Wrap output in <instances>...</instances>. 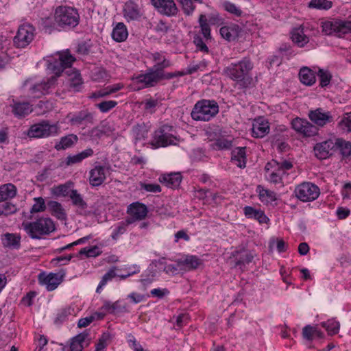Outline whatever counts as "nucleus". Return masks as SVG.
<instances>
[{
	"label": "nucleus",
	"instance_id": "obj_8",
	"mask_svg": "<svg viewBox=\"0 0 351 351\" xmlns=\"http://www.w3.org/2000/svg\"><path fill=\"white\" fill-rule=\"evenodd\" d=\"M58 58L54 59L48 64V69L54 73L52 77H58L62 73L65 74V71L69 70L75 58L69 52H62L58 54Z\"/></svg>",
	"mask_w": 351,
	"mask_h": 351
},
{
	"label": "nucleus",
	"instance_id": "obj_13",
	"mask_svg": "<svg viewBox=\"0 0 351 351\" xmlns=\"http://www.w3.org/2000/svg\"><path fill=\"white\" fill-rule=\"evenodd\" d=\"M153 6L161 14L173 16L178 13V8L173 0H150Z\"/></svg>",
	"mask_w": 351,
	"mask_h": 351
},
{
	"label": "nucleus",
	"instance_id": "obj_31",
	"mask_svg": "<svg viewBox=\"0 0 351 351\" xmlns=\"http://www.w3.org/2000/svg\"><path fill=\"white\" fill-rule=\"evenodd\" d=\"M65 75L69 77L70 87L73 88L75 91H79L83 84L82 79L79 71L71 67L69 70L65 71Z\"/></svg>",
	"mask_w": 351,
	"mask_h": 351
},
{
	"label": "nucleus",
	"instance_id": "obj_46",
	"mask_svg": "<svg viewBox=\"0 0 351 351\" xmlns=\"http://www.w3.org/2000/svg\"><path fill=\"white\" fill-rule=\"evenodd\" d=\"M148 130L144 123H138L132 128V134L136 141H141L147 138Z\"/></svg>",
	"mask_w": 351,
	"mask_h": 351
},
{
	"label": "nucleus",
	"instance_id": "obj_33",
	"mask_svg": "<svg viewBox=\"0 0 351 351\" xmlns=\"http://www.w3.org/2000/svg\"><path fill=\"white\" fill-rule=\"evenodd\" d=\"M69 197L72 201V204L80 210L79 213L80 215H85L88 204L84 200L82 195L79 193L77 190L72 189L70 191Z\"/></svg>",
	"mask_w": 351,
	"mask_h": 351
},
{
	"label": "nucleus",
	"instance_id": "obj_18",
	"mask_svg": "<svg viewBox=\"0 0 351 351\" xmlns=\"http://www.w3.org/2000/svg\"><path fill=\"white\" fill-rule=\"evenodd\" d=\"M308 117L311 121L321 127H323L333 121V117L330 112H325L320 108H317L315 110H311L308 113Z\"/></svg>",
	"mask_w": 351,
	"mask_h": 351
},
{
	"label": "nucleus",
	"instance_id": "obj_52",
	"mask_svg": "<svg viewBox=\"0 0 351 351\" xmlns=\"http://www.w3.org/2000/svg\"><path fill=\"white\" fill-rule=\"evenodd\" d=\"M322 325L326 328L330 335H333L339 332L340 325L338 322L330 319L326 322H323Z\"/></svg>",
	"mask_w": 351,
	"mask_h": 351
},
{
	"label": "nucleus",
	"instance_id": "obj_63",
	"mask_svg": "<svg viewBox=\"0 0 351 351\" xmlns=\"http://www.w3.org/2000/svg\"><path fill=\"white\" fill-rule=\"evenodd\" d=\"M141 189H144L147 192L151 193H160L161 191V187L159 184H146V183H141Z\"/></svg>",
	"mask_w": 351,
	"mask_h": 351
},
{
	"label": "nucleus",
	"instance_id": "obj_54",
	"mask_svg": "<svg viewBox=\"0 0 351 351\" xmlns=\"http://www.w3.org/2000/svg\"><path fill=\"white\" fill-rule=\"evenodd\" d=\"M115 269H116V267H113L107 273H106L103 276V277L96 289L97 293H100V289H102V287L104 286H105L108 281L111 280L114 277H115L117 276V274L115 273Z\"/></svg>",
	"mask_w": 351,
	"mask_h": 351
},
{
	"label": "nucleus",
	"instance_id": "obj_36",
	"mask_svg": "<svg viewBox=\"0 0 351 351\" xmlns=\"http://www.w3.org/2000/svg\"><path fill=\"white\" fill-rule=\"evenodd\" d=\"M207 138L212 143L210 146L215 150L219 149V128L218 126L208 127L206 132Z\"/></svg>",
	"mask_w": 351,
	"mask_h": 351
},
{
	"label": "nucleus",
	"instance_id": "obj_59",
	"mask_svg": "<svg viewBox=\"0 0 351 351\" xmlns=\"http://www.w3.org/2000/svg\"><path fill=\"white\" fill-rule=\"evenodd\" d=\"M317 75L319 77V85L322 87H325L329 84L332 77L329 72L319 69Z\"/></svg>",
	"mask_w": 351,
	"mask_h": 351
},
{
	"label": "nucleus",
	"instance_id": "obj_17",
	"mask_svg": "<svg viewBox=\"0 0 351 351\" xmlns=\"http://www.w3.org/2000/svg\"><path fill=\"white\" fill-rule=\"evenodd\" d=\"M64 275L50 273L47 275L44 273L38 276V281L41 285H45L49 291H53L62 282Z\"/></svg>",
	"mask_w": 351,
	"mask_h": 351
},
{
	"label": "nucleus",
	"instance_id": "obj_57",
	"mask_svg": "<svg viewBox=\"0 0 351 351\" xmlns=\"http://www.w3.org/2000/svg\"><path fill=\"white\" fill-rule=\"evenodd\" d=\"M163 271L167 274L173 276L178 274L182 270V265H180L179 259L176 261V264L165 265Z\"/></svg>",
	"mask_w": 351,
	"mask_h": 351
},
{
	"label": "nucleus",
	"instance_id": "obj_48",
	"mask_svg": "<svg viewBox=\"0 0 351 351\" xmlns=\"http://www.w3.org/2000/svg\"><path fill=\"white\" fill-rule=\"evenodd\" d=\"M171 65V62L169 60L163 58L162 61L157 62L154 64L152 69L156 73L157 76H162V73H165L164 69L169 67Z\"/></svg>",
	"mask_w": 351,
	"mask_h": 351
},
{
	"label": "nucleus",
	"instance_id": "obj_19",
	"mask_svg": "<svg viewBox=\"0 0 351 351\" xmlns=\"http://www.w3.org/2000/svg\"><path fill=\"white\" fill-rule=\"evenodd\" d=\"M232 255L234 266L239 267L241 269H243L245 265L251 263L254 258V254L245 249L236 250L232 253Z\"/></svg>",
	"mask_w": 351,
	"mask_h": 351
},
{
	"label": "nucleus",
	"instance_id": "obj_38",
	"mask_svg": "<svg viewBox=\"0 0 351 351\" xmlns=\"http://www.w3.org/2000/svg\"><path fill=\"white\" fill-rule=\"evenodd\" d=\"M128 29L123 23H118L112 29V38L116 42L120 43L124 41L128 38Z\"/></svg>",
	"mask_w": 351,
	"mask_h": 351
},
{
	"label": "nucleus",
	"instance_id": "obj_24",
	"mask_svg": "<svg viewBox=\"0 0 351 351\" xmlns=\"http://www.w3.org/2000/svg\"><path fill=\"white\" fill-rule=\"evenodd\" d=\"M217 20V18L214 16L207 18L204 14L199 16V23L201 27V32L206 40L211 39L210 25H215Z\"/></svg>",
	"mask_w": 351,
	"mask_h": 351
},
{
	"label": "nucleus",
	"instance_id": "obj_32",
	"mask_svg": "<svg viewBox=\"0 0 351 351\" xmlns=\"http://www.w3.org/2000/svg\"><path fill=\"white\" fill-rule=\"evenodd\" d=\"M245 147H238L231 152V160L237 162L236 165L239 168H245L246 166Z\"/></svg>",
	"mask_w": 351,
	"mask_h": 351
},
{
	"label": "nucleus",
	"instance_id": "obj_47",
	"mask_svg": "<svg viewBox=\"0 0 351 351\" xmlns=\"http://www.w3.org/2000/svg\"><path fill=\"white\" fill-rule=\"evenodd\" d=\"M338 127L340 130L346 132H351V111L344 113L341 119L338 123Z\"/></svg>",
	"mask_w": 351,
	"mask_h": 351
},
{
	"label": "nucleus",
	"instance_id": "obj_42",
	"mask_svg": "<svg viewBox=\"0 0 351 351\" xmlns=\"http://www.w3.org/2000/svg\"><path fill=\"white\" fill-rule=\"evenodd\" d=\"M16 195V188L12 184H6L0 186V202L13 198Z\"/></svg>",
	"mask_w": 351,
	"mask_h": 351
},
{
	"label": "nucleus",
	"instance_id": "obj_14",
	"mask_svg": "<svg viewBox=\"0 0 351 351\" xmlns=\"http://www.w3.org/2000/svg\"><path fill=\"white\" fill-rule=\"evenodd\" d=\"M335 151H336L335 141L331 139L317 143L314 147L315 155L319 160L329 158Z\"/></svg>",
	"mask_w": 351,
	"mask_h": 351
},
{
	"label": "nucleus",
	"instance_id": "obj_26",
	"mask_svg": "<svg viewBox=\"0 0 351 351\" xmlns=\"http://www.w3.org/2000/svg\"><path fill=\"white\" fill-rule=\"evenodd\" d=\"M182 180V177L180 173H171L164 174L159 178L160 183L171 189L178 188Z\"/></svg>",
	"mask_w": 351,
	"mask_h": 351
},
{
	"label": "nucleus",
	"instance_id": "obj_55",
	"mask_svg": "<svg viewBox=\"0 0 351 351\" xmlns=\"http://www.w3.org/2000/svg\"><path fill=\"white\" fill-rule=\"evenodd\" d=\"M223 7L226 11L237 17H239L242 15V10L233 3L224 1Z\"/></svg>",
	"mask_w": 351,
	"mask_h": 351
},
{
	"label": "nucleus",
	"instance_id": "obj_25",
	"mask_svg": "<svg viewBox=\"0 0 351 351\" xmlns=\"http://www.w3.org/2000/svg\"><path fill=\"white\" fill-rule=\"evenodd\" d=\"M106 180L105 167L95 166L90 171L89 182L93 186H98L102 184Z\"/></svg>",
	"mask_w": 351,
	"mask_h": 351
},
{
	"label": "nucleus",
	"instance_id": "obj_30",
	"mask_svg": "<svg viewBox=\"0 0 351 351\" xmlns=\"http://www.w3.org/2000/svg\"><path fill=\"white\" fill-rule=\"evenodd\" d=\"M94 152L92 148H87L85 150L75 155H69L65 159V165L71 166L81 162L84 159L92 156Z\"/></svg>",
	"mask_w": 351,
	"mask_h": 351
},
{
	"label": "nucleus",
	"instance_id": "obj_40",
	"mask_svg": "<svg viewBox=\"0 0 351 351\" xmlns=\"http://www.w3.org/2000/svg\"><path fill=\"white\" fill-rule=\"evenodd\" d=\"M256 191L258 193L260 200L263 203H271L277 199L274 191L266 189L261 185H258Z\"/></svg>",
	"mask_w": 351,
	"mask_h": 351
},
{
	"label": "nucleus",
	"instance_id": "obj_22",
	"mask_svg": "<svg viewBox=\"0 0 351 351\" xmlns=\"http://www.w3.org/2000/svg\"><path fill=\"white\" fill-rule=\"evenodd\" d=\"M269 122L263 117H258L254 119L252 124V136L254 138H263L269 133Z\"/></svg>",
	"mask_w": 351,
	"mask_h": 351
},
{
	"label": "nucleus",
	"instance_id": "obj_49",
	"mask_svg": "<svg viewBox=\"0 0 351 351\" xmlns=\"http://www.w3.org/2000/svg\"><path fill=\"white\" fill-rule=\"evenodd\" d=\"M71 185V182H67L64 184H60L58 186H54L52 189L53 193L56 196H69L70 194V187Z\"/></svg>",
	"mask_w": 351,
	"mask_h": 351
},
{
	"label": "nucleus",
	"instance_id": "obj_50",
	"mask_svg": "<svg viewBox=\"0 0 351 351\" xmlns=\"http://www.w3.org/2000/svg\"><path fill=\"white\" fill-rule=\"evenodd\" d=\"M132 223H133V221L132 219H128L127 218L125 221L119 223V226L114 230L112 238L117 239L120 234H123L126 231L127 226Z\"/></svg>",
	"mask_w": 351,
	"mask_h": 351
},
{
	"label": "nucleus",
	"instance_id": "obj_1",
	"mask_svg": "<svg viewBox=\"0 0 351 351\" xmlns=\"http://www.w3.org/2000/svg\"><path fill=\"white\" fill-rule=\"evenodd\" d=\"M253 67L254 64L250 58L245 57L237 63H232L226 67L223 73L241 86L245 87L250 84V72Z\"/></svg>",
	"mask_w": 351,
	"mask_h": 351
},
{
	"label": "nucleus",
	"instance_id": "obj_27",
	"mask_svg": "<svg viewBox=\"0 0 351 351\" xmlns=\"http://www.w3.org/2000/svg\"><path fill=\"white\" fill-rule=\"evenodd\" d=\"M243 210L247 218L257 220L260 223H267L269 220L264 211L261 209H256L252 206H247L244 207Z\"/></svg>",
	"mask_w": 351,
	"mask_h": 351
},
{
	"label": "nucleus",
	"instance_id": "obj_28",
	"mask_svg": "<svg viewBox=\"0 0 351 351\" xmlns=\"http://www.w3.org/2000/svg\"><path fill=\"white\" fill-rule=\"evenodd\" d=\"M78 141L76 134H69L60 138L59 142L56 143L54 148L57 151L65 150L73 147Z\"/></svg>",
	"mask_w": 351,
	"mask_h": 351
},
{
	"label": "nucleus",
	"instance_id": "obj_5",
	"mask_svg": "<svg viewBox=\"0 0 351 351\" xmlns=\"http://www.w3.org/2000/svg\"><path fill=\"white\" fill-rule=\"evenodd\" d=\"M60 126L58 123L51 124L49 121L43 120L32 125L26 132L29 138H47L56 136L59 134Z\"/></svg>",
	"mask_w": 351,
	"mask_h": 351
},
{
	"label": "nucleus",
	"instance_id": "obj_2",
	"mask_svg": "<svg viewBox=\"0 0 351 351\" xmlns=\"http://www.w3.org/2000/svg\"><path fill=\"white\" fill-rule=\"evenodd\" d=\"M22 226L32 239H40L42 236L48 235L56 230L55 223L49 217H40L32 222H23Z\"/></svg>",
	"mask_w": 351,
	"mask_h": 351
},
{
	"label": "nucleus",
	"instance_id": "obj_15",
	"mask_svg": "<svg viewBox=\"0 0 351 351\" xmlns=\"http://www.w3.org/2000/svg\"><path fill=\"white\" fill-rule=\"evenodd\" d=\"M148 213L147 207L138 202H133L128 206L127 213L130 217L128 219H132L133 223L144 219Z\"/></svg>",
	"mask_w": 351,
	"mask_h": 351
},
{
	"label": "nucleus",
	"instance_id": "obj_45",
	"mask_svg": "<svg viewBox=\"0 0 351 351\" xmlns=\"http://www.w3.org/2000/svg\"><path fill=\"white\" fill-rule=\"evenodd\" d=\"M335 144L336 150L339 149L343 157L351 156V142L346 141L343 138H337Z\"/></svg>",
	"mask_w": 351,
	"mask_h": 351
},
{
	"label": "nucleus",
	"instance_id": "obj_44",
	"mask_svg": "<svg viewBox=\"0 0 351 351\" xmlns=\"http://www.w3.org/2000/svg\"><path fill=\"white\" fill-rule=\"evenodd\" d=\"M112 130L107 125H102L100 128H94L90 131V136L93 139H100L104 136H109Z\"/></svg>",
	"mask_w": 351,
	"mask_h": 351
},
{
	"label": "nucleus",
	"instance_id": "obj_4",
	"mask_svg": "<svg viewBox=\"0 0 351 351\" xmlns=\"http://www.w3.org/2000/svg\"><path fill=\"white\" fill-rule=\"evenodd\" d=\"M219 112V106L214 100L202 99L198 101L191 112L195 121H208Z\"/></svg>",
	"mask_w": 351,
	"mask_h": 351
},
{
	"label": "nucleus",
	"instance_id": "obj_62",
	"mask_svg": "<svg viewBox=\"0 0 351 351\" xmlns=\"http://www.w3.org/2000/svg\"><path fill=\"white\" fill-rule=\"evenodd\" d=\"M315 328H316L313 327L311 325L304 326L302 329L303 337L308 341H312L314 338Z\"/></svg>",
	"mask_w": 351,
	"mask_h": 351
},
{
	"label": "nucleus",
	"instance_id": "obj_60",
	"mask_svg": "<svg viewBox=\"0 0 351 351\" xmlns=\"http://www.w3.org/2000/svg\"><path fill=\"white\" fill-rule=\"evenodd\" d=\"M178 1L182 5V8L185 14L191 15L193 13L195 5L191 0H178Z\"/></svg>",
	"mask_w": 351,
	"mask_h": 351
},
{
	"label": "nucleus",
	"instance_id": "obj_39",
	"mask_svg": "<svg viewBox=\"0 0 351 351\" xmlns=\"http://www.w3.org/2000/svg\"><path fill=\"white\" fill-rule=\"evenodd\" d=\"M291 39L300 47H303L309 42V38L304 34L302 27L295 28L292 31Z\"/></svg>",
	"mask_w": 351,
	"mask_h": 351
},
{
	"label": "nucleus",
	"instance_id": "obj_53",
	"mask_svg": "<svg viewBox=\"0 0 351 351\" xmlns=\"http://www.w3.org/2000/svg\"><path fill=\"white\" fill-rule=\"evenodd\" d=\"M34 200L35 203L30 209V213L32 215L36 213L43 212L46 210L47 206L45 204V199L42 197H35Z\"/></svg>",
	"mask_w": 351,
	"mask_h": 351
},
{
	"label": "nucleus",
	"instance_id": "obj_35",
	"mask_svg": "<svg viewBox=\"0 0 351 351\" xmlns=\"http://www.w3.org/2000/svg\"><path fill=\"white\" fill-rule=\"evenodd\" d=\"M4 247L19 249L21 246V237L19 234L6 233L1 239Z\"/></svg>",
	"mask_w": 351,
	"mask_h": 351
},
{
	"label": "nucleus",
	"instance_id": "obj_58",
	"mask_svg": "<svg viewBox=\"0 0 351 351\" xmlns=\"http://www.w3.org/2000/svg\"><path fill=\"white\" fill-rule=\"evenodd\" d=\"M71 314V310L70 307H65L60 309L57 313V316L54 320V323L61 324L64 322L68 317L69 315Z\"/></svg>",
	"mask_w": 351,
	"mask_h": 351
},
{
	"label": "nucleus",
	"instance_id": "obj_12",
	"mask_svg": "<svg viewBox=\"0 0 351 351\" xmlns=\"http://www.w3.org/2000/svg\"><path fill=\"white\" fill-rule=\"evenodd\" d=\"M291 127L297 132L303 134L304 136H313L317 134L318 129L316 126L308 122L307 120L295 118L291 121Z\"/></svg>",
	"mask_w": 351,
	"mask_h": 351
},
{
	"label": "nucleus",
	"instance_id": "obj_3",
	"mask_svg": "<svg viewBox=\"0 0 351 351\" xmlns=\"http://www.w3.org/2000/svg\"><path fill=\"white\" fill-rule=\"evenodd\" d=\"M54 20L58 26L63 29H70L79 24L80 15L74 8L59 6L55 10Z\"/></svg>",
	"mask_w": 351,
	"mask_h": 351
},
{
	"label": "nucleus",
	"instance_id": "obj_43",
	"mask_svg": "<svg viewBox=\"0 0 351 351\" xmlns=\"http://www.w3.org/2000/svg\"><path fill=\"white\" fill-rule=\"evenodd\" d=\"M300 82L307 86L313 85L315 81V75L312 70L307 67H303L299 72Z\"/></svg>",
	"mask_w": 351,
	"mask_h": 351
},
{
	"label": "nucleus",
	"instance_id": "obj_6",
	"mask_svg": "<svg viewBox=\"0 0 351 351\" xmlns=\"http://www.w3.org/2000/svg\"><path fill=\"white\" fill-rule=\"evenodd\" d=\"M173 126L167 124L162 125L155 131L152 145L156 147L177 145L179 138L173 134Z\"/></svg>",
	"mask_w": 351,
	"mask_h": 351
},
{
	"label": "nucleus",
	"instance_id": "obj_9",
	"mask_svg": "<svg viewBox=\"0 0 351 351\" xmlns=\"http://www.w3.org/2000/svg\"><path fill=\"white\" fill-rule=\"evenodd\" d=\"M36 28L29 23H24L19 26L16 36L14 37V45L17 48H25L34 38Z\"/></svg>",
	"mask_w": 351,
	"mask_h": 351
},
{
	"label": "nucleus",
	"instance_id": "obj_41",
	"mask_svg": "<svg viewBox=\"0 0 351 351\" xmlns=\"http://www.w3.org/2000/svg\"><path fill=\"white\" fill-rule=\"evenodd\" d=\"M47 206L51 212V214L58 219L65 220L66 219V214L60 203L51 200L47 202Z\"/></svg>",
	"mask_w": 351,
	"mask_h": 351
},
{
	"label": "nucleus",
	"instance_id": "obj_23",
	"mask_svg": "<svg viewBox=\"0 0 351 351\" xmlns=\"http://www.w3.org/2000/svg\"><path fill=\"white\" fill-rule=\"evenodd\" d=\"M89 333L85 330L72 339L70 345V351H82L84 349V343H86L85 347L88 346L90 343Z\"/></svg>",
	"mask_w": 351,
	"mask_h": 351
},
{
	"label": "nucleus",
	"instance_id": "obj_29",
	"mask_svg": "<svg viewBox=\"0 0 351 351\" xmlns=\"http://www.w3.org/2000/svg\"><path fill=\"white\" fill-rule=\"evenodd\" d=\"M180 265H182V270H194L202 264V261L196 256L187 255L184 259H179Z\"/></svg>",
	"mask_w": 351,
	"mask_h": 351
},
{
	"label": "nucleus",
	"instance_id": "obj_21",
	"mask_svg": "<svg viewBox=\"0 0 351 351\" xmlns=\"http://www.w3.org/2000/svg\"><path fill=\"white\" fill-rule=\"evenodd\" d=\"M134 80L137 84H141L140 88H145L154 86L160 81V77L150 68L146 73L138 75Z\"/></svg>",
	"mask_w": 351,
	"mask_h": 351
},
{
	"label": "nucleus",
	"instance_id": "obj_10",
	"mask_svg": "<svg viewBox=\"0 0 351 351\" xmlns=\"http://www.w3.org/2000/svg\"><path fill=\"white\" fill-rule=\"evenodd\" d=\"M297 198L302 202H311L316 199L319 194V187L311 182H302L295 189Z\"/></svg>",
	"mask_w": 351,
	"mask_h": 351
},
{
	"label": "nucleus",
	"instance_id": "obj_16",
	"mask_svg": "<svg viewBox=\"0 0 351 351\" xmlns=\"http://www.w3.org/2000/svg\"><path fill=\"white\" fill-rule=\"evenodd\" d=\"M93 114L88 110H83L73 114L69 119V123L72 126L80 127L93 124Z\"/></svg>",
	"mask_w": 351,
	"mask_h": 351
},
{
	"label": "nucleus",
	"instance_id": "obj_56",
	"mask_svg": "<svg viewBox=\"0 0 351 351\" xmlns=\"http://www.w3.org/2000/svg\"><path fill=\"white\" fill-rule=\"evenodd\" d=\"M117 105V102L113 100L103 101L95 104V106L99 109L101 112L106 113L114 108Z\"/></svg>",
	"mask_w": 351,
	"mask_h": 351
},
{
	"label": "nucleus",
	"instance_id": "obj_20",
	"mask_svg": "<svg viewBox=\"0 0 351 351\" xmlns=\"http://www.w3.org/2000/svg\"><path fill=\"white\" fill-rule=\"evenodd\" d=\"M123 16L128 21H138L143 16V11L136 2L129 0L124 5Z\"/></svg>",
	"mask_w": 351,
	"mask_h": 351
},
{
	"label": "nucleus",
	"instance_id": "obj_61",
	"mask_svg": "<svg viewBox=\"0 0 351 351\" xmlns=\"http://www.w3.org/2000/svg\"><path fill=\"white\" fill-rule=\"evenodd\" d=\"M284 175L285 172H282V170L274 169L269 175V181L275 184L280 183L282 182V178Z\"/></svg>",
	"mask_w": 351,
	"mask_h": 351
},
{
	"label": "nucleus",
	"instance_id": "obj_51",
	"mask_svg": "<svg viewBox=\"0 0 351 351\" xmlns=\"http://www.w3.org/2000/svg\"><path fill=\"white\" fill-rule=\"evenodd\" d=\"M332 5V1L328 0H311L308 3L309 8L324 10H328Z\"/></svg>",
	"mask_w": 351,
	"mask_h": 351
},
{
	"label": "nucleus",
	"instance_id": "obj_34",
	"mask_svg": "<svg viewBox=\"0 0 351 351\" xmlns=\"http://www.w3.org/2000/svg\"><path fill=\"white\" fill-rule=\"evenodd\" d=\"M32 111V105L29 102H16L12 106V112L19 118L25 117Z\"/></svg>",
	"mask_w": 351,
	"mask_h": 351
},
{
	"label": "nucleus",
	"instance_id": "obj_37",
	"mask_svg": "<svg viewBox=\"0 0 351 351\" xmlns=\"http://www.w3.org/2000/svg\"><path fill=\"white\" fill-rule=\"evenodd\" d=\"M239 27L237 25L221 27V36L228 42L235 40L239 36Z\"/></svg>",
	"mask_w": 351,
	"mask_h": 351
},
{
	"label": "nucleus",
	"instance_id": "obj_7",
	"mask_svg": "<svg viewBox=\"0 0 351 351\" xmlns=\"http://www.w3.org/2000/svg\"><path fill=\"white\" fill-rule=\"evenodd\" d=\"M322 32L326 35L342 37L351 33V21L334 20L322 22Z\"/></svg>",
	"mask_w": 351,
	"mask_h": 351
},
{
	"label": "nucleus",
	"instance_id": "obj_11",
	"mask_svg": "<svg viewBox=\"0 0 351 351\" xmlns=\"http://www.w3.org/2000/svg\"><path fill=\"white\" fill-rule=\"evenodd\" d=\"M56 84V77H50L32 85L29 88V93L34 97L40 98L43 95L50 93L55 88Z\"/></svg>",
	"mask_w": 351,
	"mask_h": 351
},
{
	"label": "nucleus",
	"instance_id": "obj_64",
	"mask_svg": "<svg viewBox=\"0 0 351 351\" xmlns=\"http://www.w3.org/2000/svg\"><path fill=\"white\" fill-rule=\"evenodd\" d=\"M1 206L2 207L3 212H5V216L13 214L16 213L17 210L16 205L10 202H5L3 204H1Z\"/></svg>",
	"mask_w": 351,
	"mask_h": 351
}]
</instances>
